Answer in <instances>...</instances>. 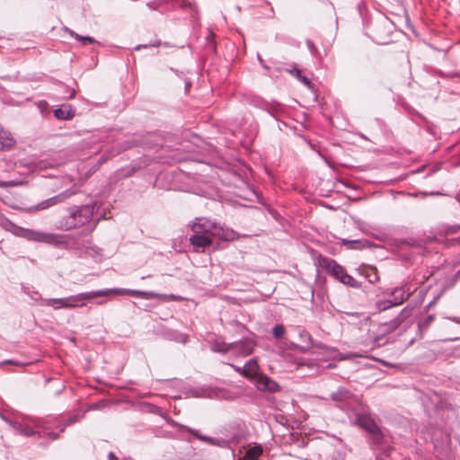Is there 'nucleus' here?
Listing matches in <instances>:
<instances>
[{
  "label": "nucleus",
  "mask_w": 460,
  "mask_h": 460,
  "mask_svg": "<svg viewBox=\"0 0 460 460\" xmlns=\"http://www.w3.org/2000/svg\"><path fill=\"white\" fill-rule=\"evenodd\" d=\"M12 232L22 238L28 241L37 243H43L59 248H66L68 246V235L58 234L54 233H46L28 228H23L17 226H13Z\"/></svg>",
  "instance_id": "obj_3"
},
{
  "label": "nucleus",
  "mask_w": 460,
  "mask_h": 460,
  "mask_svg": "<svg viewBox=\"0 0 460 460\" xmlns=\"http://www.w3.org/2000/svg\"><path fill=\"white\" fill-rule=\"evenodd\" d=\"M18 182L15 181H0V188L14 187Z\"/></svg>",
  "instance_id": "obj_27"
},
{
  "label": "nucleus",
  "mask_w": 460,
  "mask_h": 460,
  "mask_svg": "<svg viewBox=\"0 0 460 460\" xmlns=\"http://www.w3.org/2000/svg\"><path fill=\"white\" fill-rule=\"evenodd\" d=\"M71 35L80 40L82 42L83 45H87V44H92L93 42H95V40L93 38V37H90V36H81L77 33H75V32H71Z\"/></svg>",
  "instance_id": "obj_24"
},
{
  "label": "nucleus",
  "mask_w": 460,
  "mask_h": 460,
  "mask_svg": "<svg viewBox=\"0 0 460 460\" xmlns=\"http://www.w3.org/2000/svg\"><path fill=\"white\" fill-rule=\"evenodd\" d=\"M109 460H119V459L112 452H111L109 454Z\"/></svg>",
  "instance_id": "obj_34"
},
{
  "label": "nucleus",
  "mask_w": 460,
  "mask_h": 460,
  "mask_svg": "<svg viewBox=\"0 0 460 460\" xmlns=\"http://www.w3.org/2000/svg\"><path fill=\"white\" fill-rule=\"evenodd\" d=\"M256 387L260 391L275 393L279 390V384L269 376L261 374L255 382Z\"/></svg>",
  "instance_id": "obj_11"
},
{
  "label": "nucleus",
  "mask_w": 460,
  "mask_h": 460,
  "mask_svg": "<svg viewBox=\"0 0 460 460\" xmlns=\"http://www.w3.org/2000/svg\"><path fill=\"white\" fill-rule=\"evenodd\" d=\"M147 47H148V45H137V47H135V49L136 50H139L142 48L146 49Z\"/></svg>",
  "instance_id": "obj_35"
},
{
  "label": "nucleus",
  "mask_w": 460,
  "mask_h": 460,
  "mask_svg": "<svg viewBox=\"0 0 460 460\" xmlns=\"http://www.w3.org/2000/svg\"><path fill=\"white\" fill-rule=\"evenodd\" d=\"M102 404H103V402H102L94 403V404L91 405L90 409H92V410L99 409Z\"/></svg>",
  "instance_id": "obj_32"
},
{
  "label": "nucleus",
  "mask_w": 460,
  "mask_h": 460,
  "mask_svg": "<svg viewBox=\"0 0 460 460\" xmlns=\"http://www.w3.org/2000/svg\"><path fill=\"white\" fill-rule=\"evenodd\" d=\"M54 115L58 119H70L74 117L75 112L70 107H61L54 111Z\"/></svg>",
  "instance_id": "obj_19"
},
{
  "label": "nucleus",
  "mask_w": 460,
  "mask_h": 460,
  "mask_svg": "<svg viewBox=\"0 0 460 460\" xmlns=\"http://www.w3.org/2000/svg\"><path fill=\"white\" fill-rule=\"evenodd\" d=\"M434 321L433 315H428L421 323V327L428 328L429 324Z\"/></svg>",
  "instance_id": "obj_29"
},
{
  "label": "nucleus",
  "mask_w": 460,
  "mask_h": 460,
  "mask_svg": "<svg viewBox=\"0 0 460 460\" xmlns=\"http://www.w3.org/2000/svg\"><path fill=\"white\" fill-rule=\"evenodd\" d=\"M102 291H108V295H110V294H116V295L126 294V295L140 297L143 299L162 298L166 301H173V300L181 299L180 296H177L172 294H170V295L159 294V293H155L154 291H142V290L127 289V288H107V289H102Z\"/></svg>",
  "instance_id": "obj_6"
},
{
  "label": "nucleus",
  "mask_w": 460,
  "mask_h": 460,
  "mask_svg": "<svg viewBox=\"0 0 460 460\" xmlns=\"http://www.w3.org/2000/svg\"><path fill=\"white\" fill-rule=\"evenodd\" d=\"M341 244L344 246H347L349 249H354V250L361 249L364 246L361 240L342 239Z\"/></svg>",
  "instance_id": "obj_22"
},
{
  "label": "nucleus",
  "mask_w": 460,
  "mask_h": 460,
  "mask_svg": "<svg viewBox=\"0 0 460 460\" xmlns=\"http://www.w3.org/2000/svg\"><path fill=\"white\" fill-rule=\"evenodd\" d=\"M449 319L456 323H460V319L457 317H450Z\"/></svg>",
  "instance_id": "obj_37"
},
{
  "label": "nucleus",
  "mask_w": 460,
  "mask_h": 460,
  "mask_svg": "<svg viewBox=\"0 0 460 460\" xmlns=\"http://www.w3.org/2000/svg\"><path fill=\"white\" fill-rule=\"evenodd\" d=\"M298 337L300 343L296 345V348L302 352L309 350L312 347V337L309 332L305 331H299Z\"/></svg>",
  "instance_id": "obj_18"
},
{
  "label": "nucleus",
  "mask_w": 460,
  "mask_h": 460,
  "mask_svg": "<svg viewBox=\"0 0 460 460\" xmlns=\"http://www.w3.org/2000/svg\"><path fill=\"white\" fill-rule=\"evenodd\" d=\"M75 96V91H72L71 93L69 94L68 98H74Z\"/></svg>",
  "instance_id": "obj_40"
},
{
  "label": "nucleus",
  "mask_w": 460,
  "mask_h": 460,
  "mask_svg": "<svg viewBox=\"0 0 460 460\" xmlns=\"http://www.w3.org/2000/svg\"><path fill=\"white\" fill-rule=\"evenodd\" d=\"M181 430H184V431H187V432L192 434L195 438H197L199 440H200L202 442H206L208 444L218 446L221 447H226V441L225 439H217V438H213L208 436H206V435H202L199 433V430L189 428L187 426H181Z\"/></svg>",
  "instance_id": "obj_12"
},
{
  "label": "nucleus",
  "mask_w": 460,
  "mask_h": 460,
  "mask_svg": "<svg viewBox=\"0 0 460 460\" xmlns=\"http://www.w3.org/2000/svg\"><path fill=\"white\" fill-rule=\"evenodd\" d=\"M292 73H294L296 77L304 84L309 85L311 84L310 80L306 76L303 75L299 69H295Z\"/></svg>",
  "instance_id": "obj_25"
},
{
  "label": "nucleus",
  "mask_w": 460,
  "mask_h": 460,
  "mask_svg": "<svg viewBox=\"0 0 460 460\" xmlns=\"http://www.w3.org/2000/svg\"><path fill=\"white\" fill-rule=\"evenodd\" d=\"M259 365L255 358L249 359L243 367H242V376L248 379H257L261 375L259 373Z\"/></svg>",
  "instance_id": "obj_13"
},
{
  "label": "nucleus",
  "mask_w": 460,
  "mask_h": 460,
  "mask_svg": "<svg viewBox=\"0 0 460 460\" xmlns=\"http://www.w3.org/2000/svg\"><path fill=\"white\" fill-rule=\"evenodd\" d=\"M255 345V341L249 338L232 343H226L225 341L215 340L210 344L211 349L215 352L223 354L231 352L236 357H247L251 355L254 350Z\"/></svg>",
  "instance_id": "obj_4"
},
{
  "label": "nucleus",
  "mask_w": 460,
  "mask_h": 460,
  "mask_svg": "<svg viewBox=\"0 0 460 460\" xmlns=\"http://www.w3.org/2000/svg\"><path fill=\"white\" fill-rule=\"evenodd\" d=\"M224 237L226 240L234 239V233L233 231H231L230 233H227Z\"/></svg>",
  "instance_id": "obj_31"
},
{
  "label": "nucleus",
  "mask_w": 460,
  "mask_h": 460,
  "mask_svg": "<svg viewBox=\"0 0 460 460\" xmlns=\"http://www.w3.org/2000/svg\"><path fill=\"white\" fill-rule=\"evenodd\" d=\"M261 454L262 447L261 446H255L246 451L243 460H257Z\"/></svg>",
  "instance_id": "obj_20"
},
{
  "label": "nucleus",
  "mask_w": 460,
  "mask_h": 460,
  "mask_svg": "<svg viewBox=\"0 0 460 460\" xmlns=\"http://www.w3.org/2000/svg\"><path fill=\"white\" fill-rule=\"evenodd\" d=\"M398 305L397 304H394V299H386V300H381L376 303V306L379 309V311H385L387 310L393 306Z\"/></svg>",
  "instance_id": "obj_23"
},
{
  "label": "nucleus",
  "mask_w": 460,
  "mask_h": 460,
  "mask_svg": "<svg viewBox=\"0 0 460 460\" xmlns=\"http://www.w3.org/2000/svg\"><path fill=\"white\" fill-rule=\"evenodd\" d=\"M357 423L372 435L375 443L379 444L383 440V435L375 420L367 414H360L356 419Z\"/></svg>",
  "instance_id": "obj_8"
},
{
  "label": "nucleus",
  "mask_w": 460,
  "mask_h": 460,
  "mask_svg": "<svg viewBox=\"0 0 460 460\" xmlns=\"http://www.w3.org/2000/svg\"><path fill=\"white\" fill-rule=\"evenodd\" d=\"M272 333L276 338H281L285 333V328L281 324H276L272 329Z\"/></svg>",
  "instance_id": "obj_26"
},
{
  "label": "nucleus",
  "mask_w": 460,
  "mask_h": 460,
  "mask_svg": "<svg viewBox=\"0 0 460 460\" xmlns=\"http://www.w3.org/2000/svg\"><path fill=\"white\" fill-rule=\"evenodd\" d=\"M404 242H405V243H407L408 245H411V246H419V243L413 239L406 240Z\"/></svg>",
  "instance_id": "obj_30"
},
{
  "label": "nucleus",
  "mask_w": 460,
  "mask_h": 460,
  "mask_svg": "<svg viewBox=\"0 0 460 460\" xmlns=\"http://www.w3.org/2000/svg\"><path fill=\"white\" fill-rule=\"evenodd\" d=\"M232 367L236 371L238 372L239 374L242 375V367H237V366H234V365H231Z\"/></svg>",
  "instance_id": "obj_33"
},
{
  "label": "nucleus",
  "mask_w": 460,
  "mask_h": 460,
  "mask_svg": "<svg viewBox=\"0 0 460 460\" xmlns=\"http://www.w3.org/2000/svg\"><path fill=\"white\" fill-rule=\"evenodd\" d=\"M317 264L341 283L353 288L358 287V281L349 275L334 260L319 255Z\"/></svg>",
  "instance_id": "obj_5"
},
{
  "label": "nucleus",
  "mask_w": 460,
  "mask_h": 460,
  "mask_svg": "<svg viewBox=\"0 0 460 460\" xmlns=\"http://www.w3.org/2000/svg\"><path fill=\"white\" fill-rule=\"evenodd\" d=\"M104 296H108V291H102V289L69 296L66 297V304L70 305L67 309L84 306L85 301Z\"/></svg>",
  "instance_id": "obj_7"
},
{
  "label": "nucleus",
  "mask_w": 460,
  "mask_h": 460,
  "mask_svg": "<svg viewBox=\"0 0 460 460\" xmlns=\"http://www.w3.org/2000/svg\"><path fill=\"white\" fill-rule=\"evenodd\" d=\"M190 243L196 248L205 249L212 243L211 235L193 234L190 237Z\"/></svg>",
  "instance_id": "obj_14"
},
{
  "label": "nucleus",
  "mask_w": 460,
  "mask_h": 460,
  "mask_svg": "<svg viewBox=\"0 0 460 460\" xmlns=\"http://www.w3.org/2000/svg\"><path fill=\"white\" fill-rule=\"evenodd\" d=\"M401 323V320H394V326L396 327Z\"/></svg>",
  "instance_id": "obj_38"
},
{
  "label": "nucleus",
  "mask_w": 460,
  "mask_h": 460,
  "mask_svg": "<svg viewBox=\"0 0 460 460\" xmlns=\"http://www.w3.org/2000/svg\"><path fill=\"white\" fill-rule=\"evenodd\" d=\"M456 340H458V338L447 339V340H443V341H456Z\"/></svg>",
  "instance_id": "obj_41"
},
{
  "label": "nucleus",
  "mask_w": 460,
  "mask_h": 460,
  "mask_svg": "<svg viewBox=\"0 0 460 460\" xmlns=\"http://www.w3.org/2000/svg\"><path fill=\"white\" fill-rule=\"evenodd\" d=\"M79 416H58L47 419H38L33 420V426L25 423H11L17 433L24 437L38 436L39 438H47L50 440L59 438L66 428L79 421Z\"/></svg>",
  "instance_id": "obj_1"
},
{
  "label": "nucleus",
  "mask_w": 460,
  "mask_h": 460,
  "mask_svg": "<svg viewBox=\"0 0 460 460\" xmlns=\"http://www.w3.org/2000/svg\"><path fill=\"white\" fill-rule=\"evenodd\" d=\"M305 44L312 54L315 55L317 53V48L311 40H306Z\"/></svg>",
  "instance_id": "obj_28"
},
{
  "label": "nucleus",
  "mask_w": 460,
  "mask_h": 460,
  "mask_svg": "<svg viewBox=\"0 0 460 460\" xmlns=\"http://www.w3.org/2000/svg\"><path fill=\"white\" fill-rule=\"evenodd\" d=\"M390 295L394 299V304L400 305L410 297L411 292L405 287H400L394 288Z\"/></svg>",
  "instance_id": "obj_16"
},
{
  "label": "nucleus",
  "mask_w": 460,
  "mask_h": 460,
  "mask_svg": "<svg viewBox=\"0 0 460 460\" xmlns=\"http://www.w3.org/2000/svg\"><path fill=\"white\" fill-rule=\"evenodd\" d=\"M350 396L351 394L348 390L342 388H340L337 392L332 394V400L337 402H344L349 399Z\"/></svg>",
  "instance_id": "obj_21"
},
{
  "label": "nucleus",
  "mask_w": 460,
  "mask_h": 460,
  "mask_svg": "<svg viewBox=\"0 0 460 460\" xmlns=\"http://www.w3.org/2000/svg\"><path fill=\"white\" fill-rule=\"evenodd\" d=\"M239 440H240V438H236V437H233V438H231V442H232V443H234V444L238 443V442H239Z\"/></svg>",
  "instance_id": "obj_36"
},
{
  "label": "nucleus",
  "mask_w": 460,
  "mask_h": 460,
  "mask_svg": "<svg viewBox=\"0 0 460 460\" xmlns=\"http://www.w3.org/2000/svg\"><path fill=\"white\" fill-rule=\"evenodd\" d=\"M93 206H73L66 209L63 215L56 223L55 227L61 231H69L88 224L93 216Z\"/></svg>",
  "instance_id": "obj_2"
},
{
  "label": "nucleus",
  "mask_w": 460,
  "mask_h": 460,
  "mask_svg": "<svg viewBox=\"0 0 460 460\" xmlns=\"http://www.w3.org/2000/svg\"><path fill=\"white\" fill-rule=\"evenodd\" d=\"M160 45V42L157 41L156 43L150 44L149 46L157 47Z\"/></svg>",
  "instance_id": "obj_39"
},
{
  "label": "nucleus",
  "mask_w": 460,
  "mask_h": 460,
  "mask_svg": "<svg viewBox=\"0 0 460 460\" xmlns=\"http://www.w3.org/2000/svg\"><path fill=\"white\" fill-rule=\"evenodd\" d=\"M15 144L11 133L0 125V151L10 150Z\"/></svg>",
  "instance_id": "obj_15"
},
{
  "label": "nucleus",
  "mask_w": 460,
  "mask_h": 460,
  "mask_svg": "<svg viewBox=\"0 0 460 460\" xmlns=\"http://www.w3.org/2000/svg\"><path fill=\"white\" fill-rule=\"evenodd\" d=\"M42 305L52 306L55 310L66 308L70 305L66 304V297L63 298H40Z\"/></svg>",
  "instance_id": "obj_17"
},
{
  "label": "nucleus",
  "mask_w": 460,
  "mask_h": 460,
  "mask_svg": "<svg viewBox=\"0 0 460 460\" xmlns=\"http://www.w3.org/2000/svg\"><path fill=\"white\" fill-rule=\"evenodd\" d=\"M193 234L213 235L217 229V225L211 220L199 217L196 218L190 226Z\"/></svg>",
  "instance_id": "obj_10"
},
{
  "label": "nucleus",
  "mask_w": 460,
  "mask_h": 460,
  "mask_svg": "<svg viewBox=\"0 0 460 460\" xmlns=\"http://www.w3.org/2000/svg\"><path fill=\"white\" fill-rule=\"evenodd\" d=\"M75 193H76L75 190H73V189L66 190L59 193L58 195H56L52 198L45 199V200L38 203L37 205L30 208V210L31 211H39V210L47 209L52 206L58 204V203L64 202L66 199L70 198L71 196L75 195Z\"/></svg>",
  "instance_id": "obj_9"
}]
</instances>
